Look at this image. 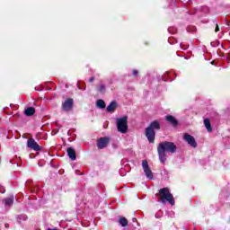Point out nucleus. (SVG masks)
<instances>
[{
	"label": "nucleus",
	"mask_w": 230,
	"mask_h": 230,
	"mask_svg": "<svg viewBox=\"0 0 230 230\" xmlns=\"http://www.w3.org/2000/svg\"><path fill=\"white\" fill-rule=\"evenodd\" d=\"M156 197H158V200L159 202H162V204H166V202H168L171 206L175 205L173 195H172V192H170V189L168 188L160 189L158 193H156Z\"/></svg>",
	"instance_id": "obj_1"
},
{
	"label": "nucleus",
	"mask_w": 230,
	"mask_h": 230,
	"mask_svg": "<svg viewBox=\"0 0 230 230\" xmlns=\"http://www.w3.org/2000/svg\"><path fill=\"white\" fill-rule=\"evenodd\" d=\"M160 128L161 124L157 120L151 122L149 127L146 128V137H147L149 143L155 141V130H160Z\"/></svg>",
	"instance_id": "obj_2"
},
{
	"label": "nucleus",
	"mask_w": 230,
	"mask_h": 230,
	"mask_svg": "<svg viewBox=\"0 0 230 230\" xmlns=\"http://www.w3.org/2000/svg\"><path fill=\"white\" fill-rule=\"evenodd\" d=\"M117 129L120 134H127L128 132V118L127 116L117 119Z\"/></svg>",
	"instance_id": "obj_3"
},
{
	"label": "nucleus",
	"mask_w": 230,
	"mask_h": 230,
	"mask_svg": "<svg viewBox=\"0 0 230 230\" xmlns=\"http://www.w3.org/2000/svg\"><path fill=\"white\" fill-rule=\"evenodd\" d=\"M158 149L163 152H169L170 154H175L177 146L172 142L164 141L158 145Z\"/></svg>",
	"instance_id": "obj_4"
},
{
	"label": "nucleus",
	"mask_w": 230,
	"mask_h": 230,
	"mask_svg": "<svg viewBox=\"0 0 230 230\" xmlns=\"http://www.w3.org/2000/svg\"><path fill=\"white\" fill-rule=\"evenodd\" d=\"M142 167L144 170V173L147 177V179H154V172H152V170L150 169V165H148V162L146 160H143L142 162Z\"/></svg>",
	"instance_id": "obj_5"
},
{
	"label": "nucleus",
	"mask_w": 230,
	"mask_h": 230,
	"mask_svg": "<svg viewBox=\"0 0 230 230\" xmlns=\"http://www.w3.org/2000/svg\"><path fill=\"white\" fill-rule=\"evenodd\" d=\"M183 139L184 141H186V143H188V145L192 146V148H197V141L195 140V137H193V136L185 133L183 135Z\"/></svg>",
	"instance_id": "obj_6"
},
{
	"label": "nucleus",
	"mask_w": 230,
	"mask_h": 230,
	"mask_svg": "<svg viewBox=\"0 0 230 230\" xmlns=\"http://www.w3.org/2000/svg\"><path fill=\"white\" fill-rule=\"evenodd\" d=\"M27 146L28 148H31V150H35L36 152H39V150H40V146H39V144L33 138L28 139Z\"/></svg>",
	"instance_id": "obj_7"
},
{
	"label": "nucleus",
	"mask_w": 230,
	"mask_h": 230,
	"mask_svg": "<svg viewBox=\"0 0 230 230\" xmlns=\"http://www.w3.org/2000/svg\"><path fill=\"white\" fill-rule=\"evenodd\" d=\"M109 137H101L97 142V146L100 149L105 148L109 145Z\"/></svg>",
	"instance_id": "obj_8"
},
{
	"label": "nucleus",
	"mask_w": 230,
	"mask_h": 230,
	"mask_svg": "<svg viewBox=\"0 0 230 230\" xmlns=\"http://www.w3.org/2000/svg\"><path fill=\"white\" fill-rule=\"evenodd\" d=\"M73 99H67L66 101H65V102L62 105L63 111H66V112L71 111V109H73Z\"/></svg>",
	"instance_id": "obj_9"
},
{
	"label": "nucleus",
	"mask_w": 230,
	"mask_h": 230,
	"mask_svg": "<svg viewBox=\"0 0 230 230\" xmlns=\"http://www.w3.org/2000/svg\"><path fill=\"white\" fill-rule=\"evenodd\" d=\"M157 152L159 155V161L164 164L166 163V153L157 147Z\"/></svg>",
	"instance_id": "obj_10"
},
{
	"label": "nucleus",
	"mask_w": 230,
	"mask_h": 230,
	"mask_svg": "<svg viewBox=\"0 0 230 230\" xmlns=\"http://www.w3.org/2000/svg\"><path fill=\"white\" fill-rule=\"evenodd\" d=\"M67 155L72 160L75 161L76 159V151H75L74 148L68 147L67 150Z\"/></svg>",
	"instance_id": "obj_11"
},
{
	"label": "nucleus",
	"mask_w": 230,
	"mask_h": 230,
	"mask_svg": "<svg viewBox=\"0 0 230 230\" xmlns=\"http://www.w3.org/2000/svg\"><path fill=\"white\" fill-rule=\"evenodd\" d=\"M166 121H168L169 123H171V125H173V127H177L178 123L177 122V119H174L173 116L172 115H168L166 118H165Z\"/></svg>",
	"instance_id": "obj_12"
},
{
	"label": "nucleus",
	"mask_w": 230,
	"mask_h": 230,
	"mask_svg": "<svg viewBox=\"0 0 230 230\" xmlns=\"http://www.w3.org/2000/svg\"><path fill=\"white\" fill-rule=\"evenodd\" d=\"M204 125H205L208 132H213V128H211V121L209 120V119H204Z\"/></svg>",
	"instance_id": "obj_13"
},
{
	"label": "nucleus",
	"mask_w": 230,
	"mask_h": 230,
	"mask_svg": "<svg viewBox=\"0 0 230 230\" xmlns=\"http://www.w3.org/2000/svg\"><path fill=\"white\" fill-rule=\"evenodd\" d=\"M116 107H118V105L116 104V102H112L107 107V111H108V112H114V111H116Z\"/></svg>",
	"instance_id": "obj_14"
},
{
	"label": "nucleus",
	"mask_w": 230,
	"mask_h": 230,
	"mask_svg": "<svg viewBox=\"0 0 230 230\" xmlns=\"http://www.w3.org/2000/svg\"><path fill=\"white\" fill-rule=\"evenodd\" d=\"M35 114V108L29 107L25 110V115L26 116H33Z\"/></svg>",
	"instance_id": "obj_15"
},
{
	"label": "nucleus",
	"mask_w": 230,
	"mask_h": 230,
	"mask_svg": "<svg viewBox=\"0 0 230 230\" xmlns=\"http://www.w3.org/2000/svg\"><path fill=\"white\" fill-rule=\"evenodd\" d=\"M119 223L120 226H122V227H127L128 226V221L125 217H120L119 219Z\"/></svg>",
	"instance_id": "obj_16"
},
{
	"label": "nucleus",
	"mask_w": 230,
	"mask_h": 230,
	"mask_svg": "<svg viewBox=\"0 0 230 230\" xmlns=\"http://www.w3.org/2000/svg\"><path fill=\"white\" fill-rule=\"evenodd\" d=\"M4 202L5 206H12V204H13V196H11L10 198L4 199Z\"/></svg>",
	"instance_id": "obj_17"
},
{
	"label": "nucleus",
	"mask_w": 230,
	"mask_h": 230,
	"mask_svg": "<svg viewBox=\"0 0 230 230\" xmlns=\"http://www.w3.org/2000/svg\"><path fill=\"white\" fill-rule=\"evenodd\" d=\"M96 105L99 107V109H105V102H103L102 99L97 101Z\"/></svg>",
	"instance_id": "obj_18"
},
{
	"label": "nucleus",
	"mask_w": 230,
	"mask_h": 230,
	"mask_svg": "<svg viewBox=\"0 0 230 230\" xmlns=\"http://www.w3.org/2000/svg\"><path fill=\"white\" fill-rule=\"evenodd\" d=\"M99 91H100L101 93H103V91H105V85L102 84V85L100 86V88H99Z\"/></svg>",
	"instance_id": "obj_19"
},
{
	"label": "nucleus",
	"mask_w": 230,
	"mask_h": 230,
	"mask_svg": "<svg viewBox=\"0 0 230 230\" xmlns=\"http://www.w3.org/2000/svg\"><path fill=\"white\" fill-rule=\"evenodd\" d=\"M4 191H6L3 185H0V193H4Z\"/></svg>",
	"instance_id": "obj_20"
},
{
	"label": "nucleus",
	"mask_w": 230,
	"mask_h": 230,
	"mask_svg": "<svg viewBox=\"0 0 230 230\" xmlns=\"http://www.w3.org/2000/svg\"><path fill=\"white\" fill-rule=\"evenodd\" d=\"M19 218H20V220H27L28 217H26V216H20Z\"/></svg>",
	"instance_id": "obj_21"
},
{
	"label": "nucleus",
	"mask_w": 230,
	"mask_h": 230,
	"mask_svg": "<svg viewBox=\"0 0 230 230\" xmlns=\"http://www.w3.org/2000/svg\"><path fill=\"white\" fill-rule=\"evenodd\" d=\"M219 28H218V24H216V30H215V31H216V33L217 32V31H219Z\"/></svg>",
	"instance_id": "obj_22"
},
{
	"label": "nucleus",
	"mask_w": 230,
	"mask_h": 230,
	"mask_svg": "<svg viewBox=\"0 0 230 230\" xmlns=\"http://www.w3.org/2000/svg\"><path fill=\"white\" fill-rule=\"evenodd\" d=\"M134 76H137V70H133Z\"/></svg>",
	"instance_id": "obj_23"
},
{
	"label": "nucleus",
	"mask_w": 230,
	"mask_h": 230,
	"mask_svg": "<svg viewBox=\"0 0 230 230\" xmlns=\"http://www.w3.org/2000/svg\"><path fill=\"white\" fill-rule=\"evenodd\" d=\"M89 82L91 83L94 82V77H90Z\"/></svg>",
	"instance_id": "obj_24"
},
{
	"label": "nucleus",
	"mask_w": 230,
	"mask_h": 230,
	"mask_svg": "<svg viewBox=\"0 0 230 230\" xmlns=\"http://www.w3.org/2000/svg\"><path fill=\"white\" fill-rule=\"evenodd\" d=\"M5 227L8 228V227H9V225H8V224H5Z\"/></svg>",
	"instance_id": "obj_25"
},
{
	"label": "nucleus",
	"mask_w": 230,
	"mask_h": 230,
	"mask_svg": "<svg viewBox=\"0 0 230 230\" xmlns=\"http://www.w3.org/2000/svg\"><path fill=\"white\" fill-rule=\"evenodd\" d=\"M77 87H79V89H82V88H80V85H78Z\"/></svg>",
	"instance_id": "obj_26"
}]
</instances>
